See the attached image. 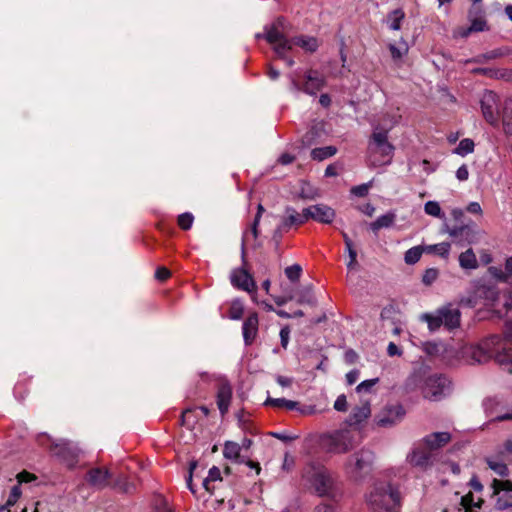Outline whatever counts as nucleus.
<instances>
[{
  "instance_id": "nucleus-1",
  "label": "nucleus",
  "mask_w": 512,
  "mask_h": 512,
  "mask_svg": "<svg viewBox=\"0 0 512 512\" xmlns=\"http://www.w3.org/2000/svg\"><path fill=\"white\" fill-rule=\"evenodd\" d=\"M284 25V19H277L271 26L265 27V32L263 34H256V38H265V40L272 46L275 54L279 58L284 59L287 65L291 67L294 65V60L288 58L287 55L292 51L294 46L300 47L305 52L312 53L317 50L319 44L315 37L308 35H300L292 39H288L284 35Z\"/></svg>"
},
{
  "instance_id": "nucleus-2",
  "label": "nucleus",
  "mask_w": 512,
  "mask_h": 512,
  "mask_svg": "<svg viewBox=\"0 0 512 512\" xmlns=\"http://www.w3.org/2000/svg\"><path fill=\"white\" fill-rule=\"evenodd\" d=\"M397 124V117H393L390 124L385 127L373 125L366 150V162L368 166L376 168L389 165L392 162L395 147L389 141L388 134Z\"/></svg>"
},
{
  "instance_id": "nucleus-3",
  "label": "nucleus",
  "mask_w": 512,
  "mask_h": 512,
  "mask_svg": "<svg viewBox=\"0 0 512 512\" xmlns=\"http://www.w3.org/2000/svg\"><path fill=\"white\" fill-rule=\"evenodd\" d=\"M461 358L469 364L485 363L492 357L498 363L500 354L512 355V349L505 347L503 339L499 335H490L477 344H465L459 349Z\"/></svg>"
},
{
  "instance_id": "nucleus-4",
  "label": "nucleus",
  "mask_w": 512,
  "mask_h": 512,
  "mask_svg": "<svg viewBox=\"0 0 512 512\" xmlns=\"http://www.w3.org/2000/svg\"><path fill=\"white\" fill-rule=\"evenodd\" d=\"M366 502L373 512H400V493L387 481H375L366 494Z\"/></svg>"
},
{
  "instance_id": "nucleus-5",
  "label": "nucleus",
  "mask_w": 512,
  "mask_h": 512,
  "mask_svg": "<svg viewBox=\"0 0 512 512\" xmlns=\"http://www.w3.org/2000/svg\"><path fill=\"white\" fill-rule=\"evenodd\" d=\"M375 460V454L368 448L351 454L344 463V472L346 476L354 481H363L372 471Z\"/></svg>"
},
{
  "instance_id": "nucleus-6",
  "label": "nucleus",
  "mask_w": 512,
  "mask_h": 512,
  "mask_svg": "<svg viewBox=\"0 0 512 512\" xmlns=\"http://www.w3.org/2000/svg\"><path fill=\"white\" fill-rule=\"evenodd\" d=\"M357 444L356 435L348 427L339 428L323 434L320 445L323 450L331 454H345Z\"/></svg>"
},
{
  "instance_id": "nucleus-7",
  "label": "nucleus",
  "mask_w": 512,
  "mask_h": 512,
  "mask_svg": "<svg viewBox=\"0 0 512 512\" xmlns=\"http://www.w3.org/2000/svg\"><path fill=\"white\" fill-rule=\"evenodd\" d=\"M303 479L314 488L319 496L327 495L332 488V479L328 470L321 464L309 463L303 469Z\"/></svg>"
},
{
  "instance_id": "nucleus-8",
  "label": "nucleus",
  "mask_w": 512,
  "mask_h": 512,
  "mask_svg": "<svg viewBox=\"0 0 512 512\" xmlns=\"http://www.w3.org/2000/svg\"><path fill=\"white\" fill-rule=\"evenodd\" d=\"M451 381L444 375L433 374L428 376L423 383L422 393L425 398L438 401L451 393Z\"/></svg>"
},
{
  "instance_id": "nucleus-9",
  "label": "nucleus",
  "mask_w": 512,
  "mask_h": 512,
  "mask_svg": "<svg viewBox=\"0 0 512 512\" xmlns=\"http://www.w3.org/2000/svg\"><path fill=\"white\" fill-rule=\"evenodd\" d=\"M291 89L315 96L326 84L325 78L315 70H309L304 75V83L301 84L294 75H290Z\"/></svg>"
},
{
  "instance_id": "nucleus-10",
  "label": "nucleus",
  "mask_w": 512,
  "mask_h": 512,
  "mask_svg": "<svg viewBox=\"0 0 512 512\" xmlns=\"http://www.w3.org/2000/svg\"><path fill=\"white\" fill-rule=\"evenodd\" d=\"M371 401L368 398H361L360 402L352 407L345 423L351 430H361L371 417Z\"/></svg>"
},
{
  "instance_id": "nucleus-11",
  "label": "nucleus",
  "mask_w": 512,
  "mask_h": 512,
  "mask_svg": "<svg viewBox=\"0 0 512 512\" xmlns=\"http://www.w3.org/2000/svg\"><path fill=\"white\" fill-rule=\"evenodd\" d=\"M475 296L484 299V305L490 308H496L500 299H503V306L507 311L512 310V291L508 294L500 295L494 287L481 285L476 288Z\"/></svg>"
},
{
  "instance_id": "nucleus-12",
  "label": "nucleus",
  "mask_w": 512,
  "mask_h": 512,
  "mask_svg": "<svg viewBox=\"0 0 512 512\" xmlns=\"http://www.w3.org/2000/svg\"><path fill=\"white\" fill-rule=\"evenodd\" d=\"M433 451L421 440L416 442L411 451L407 454L406 461L421 469H426L432 464Z\"/></svg>"
},
{
  "instance_id": "nucleus-13",
  "label": "nucleus",
  "mask_w": 512,
  "mask_h": 512,
  "mask_svg": "<svg viewBox=\"0 0 512 512\" xmlns=\"http://www.w3.org/2000/svg\"><path fill=\"white\" fill-rule=\"evenodd\" d=\"M405 416L403 406L389 405L384 407L376 416L375 423L379 427L390 428L402 421Z\"/></svg>"
},
{
  "instance_id": "nucleus-14",
  "label": "nucleus",
  "mask_w": 512,
  "mask_h": 512,
  "mask_svg": "<svg viewBox=\"0 0 512 512\" xmlns=\"http://www.w3.org/2000/svg\"><path fill=\"white\" fill-rule=\"evenodd\" d=\"M480 104L485 120L493 126L498 125V96L496 93L490 90L484 91L480 99Z\"/></svg>"
},
{
  "instance_id": "nucleus-15",
  "label": "nucleus",
  "mask_w": 512,
  "mask_h": 512,
  "mask_svg": "<svg viewBox=\"0 0 512 512\" xmlns=\"http://www.w3.org/2000/svg\"><path fill=\"white\" fill-rule=\"evenodd\" d=\"M306 215H308V220L331 224L336 217V212L332 207L320 203L306 207Z\"/></svg>"
},
{
  "instance_id": "nucleus-16",
  "label": "nucleus",
  "mask_w": 512,
  "mask_h": 512,
  "mask_svg": "<svg viewBox=\"0 0 512 512\" xmlns=\"http://www.w3.org/2000/svg\"><path fill=\"white\" fill-rule=\"evenodd\" d=\"M230 281L234 287L249 293L256 289L253 277L244 267L233 269L230 274Z\"/></svg>"
},
{
  "instance_id": "nucleus-17",
  "label": "nucleus",
  "mask_w": 512,
  "mask_h": 512,
  "mask_svg": "<svg viewBox=\"0 0 512 512\" xmlns=\"http://www.w3.org/2000/svg\"><path fill=\"white\" fill-rule=\"evenodd\" d=\"M55 453L67 461L68 465L72 466L74 458H76L79 453V449L72 442L61 440L55 445Z\"/></svg>"
},
{
  "instance_id": "nucleus-18",
  "label": "nucleus",
  "mask_w": 512,
  "mask_h": 512,
  "mask_svg": "<svg viewBox=\"0 0 512 512\" xmlns=\"http://www.w3.org/2000/svg\"><path fill=\"white\" fill-rule=\"evenodd\" d=\"M232 399V387L229 383L223 382L220 384L217 392V406L221 414L224 415L228 412Z\"/></svg>"
},
{
  "instance_id": "nucleus-19",
  "label": "nucleus",
  "mask_w": 512,
  "mask_h": 512,
  "mask_svg": "<svg viewBox=\"0 0 512 512\" xmlns=\"http://www.w3.org/2000/svg\"><path fill=\"white\" fill-rule=\"evenodd\" d=\"M442 318V323L448 329H454L460 324V311L451 305L439 309Z\"/></svg>"
},
{
  "instance_id": "nucleus-20",
  "label": "nucleus",
  "mask_w": 512,
  "mask_h": 512,
  "mask_svg": "<svg viewBox=\"0 0 512 512\" xmlns=\"http://www.w3.org/2000/svg\"><path fill=\"white\" fill-rule=\"evenodd\" d=\"M264 211V208L261 204L258 205V211L255 216V219L253 221V224L249 230H246L243 233L242 236V245H241V251H242V262L243 265L245 264V244L250 241V239H256L258 236V225L260 222L261 215Z\"/></svg>"
},
{
  "instance_id": "nucleus-21",
  "label": "nucleus",
  "mask_w": 512,
  "mask_h": 512,
  "mask_svg": "<svg viewBox=\"0 0 512 512\" xmlns=\"http://www.w3.org/2000/svg\"><path fill=\"white\" fill-rule=\"evenodd\" d=\"M258 316L257 314L253 313L247 317V319L243 323V338L246 345H250L258 331Z\"/></svg>"
},
{
  "instance_id": "nucleus-22",
  "label": "nucleus",
  "mask_w": 512,
  "mask_h": 512,
  "mask_svg": "<svg viewBox=\"0 0 512 512\" xmlns=\"http://www.w3.org/2000/svg\"><path fill=\"white\" fill-rule=\"evenodd\" d=\"M422 440L430 450L435 451L449 443L451 435L448 432H435L425 436Z\"/></svg>"
},
{
  "instance_id": "nucleus-23",
  "label": "nucleus",
  "mask_w": 512,
  "mask_h": 512,
  "mask_svg": "<svg viewBox=\"0 0 512 512\" xmlns=\"http://www.w3.org/2000/svg\"><path fill=\"white\" fill-rule=\"evenodd\" d=\"M485 461L488 467L498 476L506 477L509 474L508 467L505 463L507 461L504 457L496 455L487 456Z\"/></svg>"
},
{
  "instance_id": "nucleus-24",
  "label": "nucleus",
  "mask_w": 512,
  "mask_h": 512,
  "mask_svg": "<svg viewBox=\"0 0 512 512\" xmlns=\"http://www.w3.org/2000/svg\"><path fill=\"white\" fill-rule=\"evenodd\" d=\"M285 219L283 225L285 227H290L292 225H301L308 220V215H306V208L302 210L301 213H298L294 208L287 207L285 209Z\"/></svg>"
},
{
  "instance_id": "nucleus-25",
  "label": "nucleus",
  "mask_w": 512,
  "mask_h": 512,
  "mask_svg": "<svg viewBox=\"0 0 512 512\" xmlns=\"http://www.w3.org/2000/svg\"><path fill=\"white\" fill-rule=\"evenodd\" d=\"M489 273L499 281L512 283V257L506 259L504 269L491 266Z\"/></svg>"
},
{
  "instance_id": "nucleus-26",
  "label": "nucleus",
  "mask_w": 512,
  "mask_h": 512,
  "mask_svg": "<svg viewBox=\"0 0 512 512\" xmlns=\"http://www.w3.org/2000/svg\"><path fill=\"white\" fill-rule=\"evenodd\" d=\"M88 482L98 488H103L108 485L109 472L101 468L91 469L87 476Z\"/></svg>"
},
{
  "instance_id": "nucleus-27",
  "label": "nucleus",
  "mask_w": 512,
  "mask_h": 512,
  "mask_svg": "<svg viewBox=\"0 0 512 512\" xmlns=\"http://www.w3.org/2000/svg\"><path fill=\"white\" fill-rule=\"evenodd\" d=\"M396 220V213L394 211H389L384 215L379 216L374 222L370 223V229L373 232H377L382 228L391 227Z\"/></svg>"
},
{
  "instance_id": "nucleus-28",
  "label": "nucleus",
  "mask_w": 512,
  "mask_h": 512,
  "mask_svg": "<svg viewBox=\"0 0 512 512\" xmlns=\"http://www.w3.org/2000/svg\"><path fill=\"white\" fill-rule=\"evenodd\" d=\"M296 196L304 200H313L319 196L318 189L309 182L301 181Z\"/></svg>"
},
{
  "instance_id": "nucleus-29",
  "label": "nucleus",
  "mask_w": 512,
  "mask_h": 512,
  "mask_svg": "<svg viewBox=\"0 0 512 512\" xmlns=\"http://www.w3.org/2000/svg\"><path fill=\"white\" fill-rule=\"evenodd\" d=\"M459 265L462 269L471 270L476 269L478 262L476 255L471 248L467 249L459 255Z\"/></svg>"
},
{
  "instance_id": "nucleus-30",
  "label": "nucleus",
  "mask_w": 512,
  "mask_h": 512,
  "mask_svg": "<svg viewBox=\"0 0 512 512\" xmlns=\"http://www.w3.org/2000/svg\"><path fill=\"white\" fill-rule=\"evenodd\" d=\"M451 244L448 242H442L433 245H425L424 250L427 254H436L443 259H447L450 253Z\"/></svg>"
},
{
  "instance_id": "nucleus-31",
  "label": "nucleus",
  "mask_w": 512,
  "mask_h": 512,
  "mask_svg": "<svg viewBox=\"0 0 512 512\" xmlns=\"http://www.w3.org/2000/svg\"><path fill=\"white\" fill-rule=\"evenodd\" d=\"M408 50V44L403 39L398 43L389 44V51L395 61L401 60L408 53Z\"/></svg>"
},
{
  "instance_id": "nucleus-32",
  "label": "nucleus",
  "mask_w": 512,
  "mask_h": 512,
  "mask_svg": "<svg viewBox=\"0 0 512 512\" xmlns=\"http://www.w3.org/2000/svg\"><path fill=\"white\" fill-rule=\"evenodd\" d=\"M421 320L425 321L428 324V328L430 329V331H435L441 325H443L439 309L435 313L422 314Z\"/></svg>"
},
{
  "instance_id": "nucleus-33",
  "label": "nucleus",
  "mask_w": 512,
  "mask_h": 512,
  "mask_svg": "<svg viewBox=\"0 0 512 512\" xmlns=\"http://www.w3.org/2000/svg\"><path fill=\"white\" fill-rule=\"evenodd\" d=\"M265 405L273 406L276 408H286L288 410L298 409L296 401L287 400L285 398H267Z\"/></svg>"
},
{
  "instance_id": "nucleus-34",
  "label": "nucleus",
  "mask_w": 512,
  "mask_h": 512,
  "mask_svg": "<svg viewBox=\"0 0 512 512\" xmlns=\"http://www.w3.org/2000/svg\"><path fill=\"white\" fill-rule=\"evenodd\" d=\"M241 446L233 441H226L223 455L226 459L237 461L240 456Z\"/></svg>"
},
{
  "instance_id": "nucleus-35",
  "label": "nucleus",
  "mask_w": 512,
  "mask_h": 512,
  "mask_svg": "<svg viewBox=\"0 0 512 512\" xmlns=\"http://www.w3.org/2000/svg\"><path fill=\"white\" fill-rule=\"evenodd\" d=\"M404 17L405 14L401 9H396L390 12L387 16V24L389 28L395 31L399 30Z\"/></svg>"
},
{
  "instance_id": "nucleus-36",
  "label": "nucleus",
  "mask_w": 512,
  "mask_h": 512,
  "mask_svg": "<svg viewBox=\"0 0 512 512\" xmlns=\"http://www.w3.org/2000/svg\"><path fill=\"white\" fill-rule=\"evenodd\" d=\"M502 121L505 133L512 134V99L505 102Z\"/></svg>"
},
{
  "instance_id": "nucleus-37",
  "label": "nucleus",
  "mask_w": 512,
  "mask_h": 512,
  "mask_svg": "<svg viewBox=\"0 0 512 512\" xmlns=\"http://www.w3.org/2000/svg\"><path fill=\"white\" fill-rule=\"evenodd\" d=\"M337 153V148L334 146H326L315 148L311 151V156L314 160L322 161L329 157H332Z\"/></svg>"
},
{
  "instance_id": "nucleus-38",
  "label": "nucleus",
  "mask_w": 512,
  "mask_h": 512,
  "mask_svg": "<svg viewBox=\"0 0 512 512\" xmlns=\"http://www.w3.org/2000/svg\"><path fill=\"white\" fill-rule=\"evenodd\" d=\"M423 253H425L424 246H414L408 249L404 256L405 263L408 265L417 263Z\"/></svg>"
},
{
  "instance_id": "nucleus-39",
  "label": "nucleus",
  "mask_w": 512,
  "mask_h": 512,
  "mask_svg": "<svg viewBox=\"0 0 512 512\" xmlns=\"http://www.w3.org/2000/svg\"><path fill=\"white\" fill-rule=\"evenodd\" d=\"M18 484L13 486L10 493L20 498L22 491L20 489V485L22 483H28L35 479V476L29 472L23 471L17 475Z\"/></svg>"
},
{
  "instance_id": "nucleus-40",
  "label": "nucleus",
  "mask_w": 512,
  "mask_h": 512,
  "mask_svg": "<svg viewBox=\"0 0 512 512\" xmlns=\"http://www.w3.org/2000/svg\"><path fill=\"white\" fill-rule=\"evenodd\" d=\"M473 151L474 142L469 138L462 139L455 149V153L461 156H466L472 153Z\"/></svg>"
},
{
  "instance_id": "nucleus-41",
  "label": "nucleus",
  "mask_w": 512,
  "mask_h": 512,
  "mask_svg": "<svg viewBox=\"0 0 512 512\" xmlns=\"http://www.w3.org/2000/svg\"><path fill=\"white\" fill-rule=\"evenodd\" d=\"M424 211L426 214L436 217L443 218L444 214L442 213L441 207L436 201H428L424 205Z\"/></svg>"
},
{
  "instance_id": "nucleus-42",
  "label": "nucleus",
  "mask_w": 512,
  "mask_h": 512,
  "mask_svg": "<svg viewBox=\"0 0 512 512\" xmlns=\"http://www.w3.org/2000/svg\"><path fill=\"white\" fill-rule=\"evenodd\" d=\"M301 274L302 267L299 264H293L285 268V275L292 282L298 281L301 277Z\"/></svg>"
},
{
  "instance_id": "nucleus-43",
  "label": "nucleus",
  "mask_w": 512,
  "mask_h": 512,
  "mask_svg": "<svg viewBox=\"0 0 512 512\" xmlns=\"http://www.w3.org/2000/svg\"><path fill=\"white\" fill-rule=\"evenodd\" d=\"M477 234L478 231L473 226L467 225V231L463 232V236L460 238L461 243L458 244L463 246L465 243H474L476 241Z\"/></svg>"
},
{
  "instance_id": "nucleus-44",
  "label": "nucleus",
  "mask_w": 512,
  "mask_h": 512,
  "mask_svg": "<svg viewBox=\"0 0 512 512\" xmlns=\"http://www.w3.org/2000/svg\"><path fill=\"white\" fill-rule=\"evenodd\" d=\"M492 487L494 489V493H499L500 491L511 492L512 491V481L494 479L492 482Z\"/></svg>"
},
{
  "instance_id": "nucleus-45",
  "label": "nucleus",
  "mask_w": 512,
  "mask_h": 512,
  "mask_svg": "<svg viewBox=\"0 0 512 512\" xmlns=\"http://www.w3.org/2000/svg\"><path fill=\"white\" fill-rule=\"evenodd\" d=\"M496 451L499 456L504 457L507 461L512 460V440H506Z\"/></svg>"
},
{
  "instance_id": "nucleus-46",
  "label": "nucleus",
  "mask_w": 512,
  "mask_h": 512,
  "mask_svg": "<svg viewBox=\"0 0 512 512\" xmlns=\"http://www.w3.org/2000/svg\"><path fill=\"white\" fill-rule=\"evenodd\" d=\"M467 231V225L456 226L453 228H447L446 232L449 234L451 238H453L455 243H461V237L463 236V232Z\"/></svg>"
},
{
  "instance_id": "nucleus-47",
  "label": "nucleus",
  "mask_w": 512,
  "mask_h": 512,
  "mask_svg": "<svg viewBox=\"0 0 512 512\" xmlns=\"http://www.w3.org/2000/svg\"><path fill=\"white\" fill-rule=\"evenodd\" d=\"M379 382L378 378L368 379L362 381L357 387L356 391L357 393H370L372 391V388Z\"/></svg>"
},
{
  "instance_id": "nucleus-48",
  "label": "nucleus",
  "mask_w": 512,
  "mask_h": 512,
  "mask_svg": "<svg viewBox=\"0 0 512 512\" xmlns=\"http://www.w3.org/2000/svg\"><path fill=\"white\" fill-rule=\"evenodd\" d=\"M194 221V217L191 213L185 212L178 216V225L184 229L188 230L192 227Z\"/></svg>"
},
{
  "instance_id": "nucleus-49",
  "label": "nucleus",
  "mask_w": 512,
  "mask_h": 512,
  "mask_svg": "<svg viewBox=\"0 0 512 512\" xmlns=\"http://www.w3.org/2000/svg\"><path fill=\"white\" fill-rule=\"evenodd\" d=\"M221 479V472L220 469L217 467L210 468L208 472V477L203 481V485L206 488V490H209V483L214 482Z\"/></svg>"
},
{
  "instance_id": "nucleus-50",
  "label": "nucleus",
  "mask_w": 512,
  "mask_h": 512,
  "mask_svg": "<svg viewBox=\"0 0 512 512\" xmlns=\"http://www.w3.org/2000/svg\"><path fill=\"white\" fill-rule=\"evenodd\" d=\"M498 364L508 373H512V355L500 354L497 356Z\"/></svg>"
},
{
  "instance_id": "nucleus-51",
  "label": "nucleus",
  "mask_w": 512,
  "mask_h": 512,
  "mask_svg": "<svg viewBox=\"0 0 512 512\" xmlns=\"http://www.w3.org/2000/svg\"><path fill=\"white\" fill-rule=\"evenodd\" d=\"M438 277V270L435 268H429L425 271L422 281L425 285H431L436 281Z\"/></svg>"
},
{
  "instance_id": "nucleus-52",
  "label": "nucleus",
  "mask_w": 512,
  "mask_h": 512,
  "mask_svg": "<svg viewBox=\"0 0 512 512\" xmlns=\"http://www.w3.org/2000/svg\"><path fill=\"white\" fill-rule=\"evenodd\" d=\"M370 185H371V182L365 183V184H361V185H358V186H354L351 189V193L354 196H357V197H364V196H366L368 194Z\"/></svg>"
},
{
  "instance_id": "nucleus-53",
  "label": "nucleus",
  "mask_w": 512,
  "mask_h": 512,
  "mask_svg": "<svg viewBox=\"0 0 512 512\" xmlns=\"http://www.w3.org/2000/svg\"><path fill=\"white\" fill-rule=\"evenodd\" d=\"M156 512H173L171 506L168 504L166 499L157 497L155 502Z\"/></svg>"
},
{
  "instance_id": "nucleus-54",
  "label": "nucleus",
  "mask_w": 512,
  "mask_h": 512,
  "mask_svg": "<svg viewBox=\"0 0 512 512\" xmlns=\"http://www.w3.org/2000/svg\"><path fill=\"white\" fill-rule=\"evenodd\" d=\"M334 409L339 412L347 410V398L344 394L339 395L334 402Z\"/></svg>"
},
{
  "instance_id": "nucleus-55",
  "label": "nucleus",
  "mask_w": 512,
  "mask_h": 512,
  "mask_svg": "<svg viewBox=\"0 0 512 512\" xmlns=\"http://www.w3.org/2000/svg\"><path fill=\"white\" fill-rule=\"evenodd\" d=\"M281 346L286 349L290 339V329L285 326L280 330Z\"/></svg>"
},
{
  "instance_id": "nucleus-56",
  "label": "nucleus",
  "mask_w": 512,
  "mask_h": 512,
  "mask_svg": "<svg viewBox=\"0 0 512 512\" xmlns=\"http://www.w3.org/2000/svg\"><path fill=\"white\" fill-rule=\"evenodd\" d=\"M360 372L357 369L351 370L346 374V382L348 385H353L359 379Z\"/></svg>"
},
{
  "instance_id": "nucleus-57",
  "label": "nucleus",
  "mask_w": 512,
  "mask_h": 512,
  "mask_svg": "<svg viewBox=\"0 0 512 512\" xmlns=\"http://www.w3.org/2000/svg\"><path fill=\"white\" fill-rule=\"evenodd\" d=\"M456 177L459 181H465L468 179L469 171L466 165H462L457 169Z\"/></svg>"
},
{
  "instance_id": "nucleus-58",
  "label": "nucleus",
  "mask_w": 512,
  "mask_h": 512,
  "mask_svg": "<svg viewBox=\"0 0 512 512\" xmlns=\"http://www.w3.org/2000/svg\"><path fill=\"white\" fill-rule=\"evenodd\" d=\"M387 354L390 357L401 356L402 355V350L395 343L390 342L388 344V347H387Z\"/></svg>"
},
{
  "instance_id": "nucleus-59",
  "label": "nucleus",
  "mask_w": 512,
  "mask_h": 512,
  "mask_svg": "<svg viewBox=\"0 0 512 512\" xmlns=\"http://www.w3.org/2000/svg\"><path fill=\"white\" fill-rule=\"evenodd\" d=\"M466 211L476 215L482 214V208L478 202H470L466 207Z\"/></svg>"
},
{
  "instance_id": "nucleus-60",
  "label": "nucleus",
  "mask_w": 512,
  "mask_h": 512,
  "mask_svg": "<svg viewBox=\"0 0 512 512\" xmlns=\"http://www.w3.org/2000/svg\"><path fill=\"white\" fill-rule=\"evenodd\" d=\"M18 497H16L13 494H9V497L4 505L1 506V510H6L8 512L11 511V507L15 505V503L18 501Z\"/></svg>"
},
{
  "instance_id": "nucleus-61",
  "label": "nucleus",
  "mask_w": 512,
  "mask_h": 512,
  "mask_svg": "<svg viewBox=\"0 0 512 512\" xmlns=\"http://www.w3.org/2000/svg\"><path fill=\"white\" fill-rule=\"evenodd\" d=\"M242 307L239 303H234L232 308H231V313H230V317L231 319H239L242 315Z\"/></svg>"
},
{
  "instance_id": "nucleus-62",
  "label": "nucleus",
  "mask_w": 512,
  "mask_h": 512,
  "mask_svg": "<svg viewBox=\"0 0 512 512\" xmlns=\"http://www.w3.org/2000/svg\"><path fill=\"white\" fill-rule=\"evenodd\" d=\"M393 117H397L398 120L400 119V116L396 113H392V114L386 113L383 115L380 123H378L377 125H379L380 127H385L390 124V121Z\"/></svg>"
},
{
  "instance_id": "nucleus-63",
  "label": "nucleus",
  "mask_w": 512,
  "mask_h": 512,
  "mask_svg": "<svg viewBox=\"0 0 512 512\" xmlns=\"http://www.w3.org/2000/svg\"><path fill=\"white\" fill-rule=\"evenodd\" d=\"M155 276L158 280L164 281L169 278L170 271L164 267H160L156 270Z\"/></svg>"
},
{
  "instance_id": "nucleus-64",
  "label": "nucleus",
  "mask_w": 512,
  "mask_h": 512,
  "mask_svg": "<svg viewBox=\"0 0 512 512\" xmlns=\"http://www.w3.org/2000/svg\"><path fill=\"white\" fill-rule=\"evenodd\" d=\"M314 512H335L334 508L327 504H320L315 507Z\"/></svg>"
}]
</instances>
